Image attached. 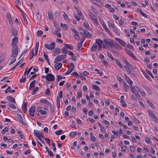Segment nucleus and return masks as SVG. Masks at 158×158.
<instances>
[{
    "label": "nucleus",
    "mask_w": 158,
    "mask_h": 158,
    "mask_svg": "<svg viewBox=\"0 0 158 158\" xmlns=\"http://www.w3.org/2000/svg\"><path fill=\"white\" fill-rule=\"evenodd\" d=\"M64 13V14H63V16L64 19H67L68 18V16L67 14L65 13L64 11L62 12Z\"/></svg>",
    "instance_id": "nucleus-51"
},
{
    "label": "nucleus",
    "mask_w": 158,
    "mask_h": 158,
    "mask_svg": "<svg viewBox=\"0 0 158 158\" xmlns=\"http://www.w3.org/2000/svg\"><path fill=\"white\" fill-rule=\"evenodd\" d=\"M66 55H61L57 56L55 59L54 63L63 60L66 57Z\"/></svg>",
    "instance_id": "nucleus-3"
},
{
    "label": "nucleus",
    "mask_w": 158,
    "mask_h": 158,
    "mask_svg": "<svg viewBox=\"0 0 158 158\" xmlns=\"http://www.w3.org/2000/svg\"><path fill=\"white\" fill-rule=\"evenodd\" d=\"M148 113L152 118L154 119V120L155 122L158 121V119L155 115L154 113L152 111H148Z\"/></svg>",
    "instance_id": "nucleus-9"
},
{
    "label": "nucleus",
    "mask_w": 158,
    "mask_h": 158,
    "mask_svg": "<svg viewBox=\"0 0 158 158\" xmlns=\"http://www.w3.org/2000/svg\"><path fill=\"white\" fill-rule=\"evenodd\" d=\"M113 30L116 33L117 35H119L120 34V33L117 30V29L115 27L113 28Z\"/></svg>",
    "instance_id": "nucleus-37"
},
{
    "label": "nucleus",
    "mask_w": 158,
    "mask_h": 158,
    "mask_svg": "<svg viewBox=\"0 0 158 158\" xmlns=\"http://www.w3.org/2000/svg\"><path fill=\"white\" fill-rule=\"evenodd\" d=\"M56 104L57 105L58 107V108H59L60 107V100L58 96L56 98Z\"/></svg>",
    "instance_id": "nucleus-32"
},
{
    "label": "nucleus",
    "mask_w": 158,
    "mask_h": 158,
    "mask_svg": "<svg viewBox=\"0 0 158 158\" xmlns=\"http://www.w3.org/2000/svg\"><path fill=\"white\" fill-rule=\"evenodd\" d=\"M83 31L86 37L88 38H90V34L89 32L85 29H83Z\"/></svg>",
    "instance_id": "nucleus-17"
},
{
    "label": "nucleus",
    "mask_w": 158,
    "mask_h": 158,
    "mask_svg": "<svg viewBox=\"0 0 158 158\" xmlns=\"http://www.w3.org/2000/svg\"><path fill=\"white\" fill-rule=\"evenodd\" d=\"M18 41V39L17 37H15L12 39L11 43L12 48L11 55V56L12 57L16 56L18 54V48L17 45Z\"/></svg>",
    "instance_id": "nucleus-1"
},
{
    "label": "nucleus",
    "mask_w": 158,
    "mask_h": 158,
    "mask_svg": "<svg viewBox=\"0 0 158 158\" xmlns=\"http://www.w3.org/2000/svg\"><path fill=\"white\" fill-rule=\"evenodd\" d=\"M8 106L10 108L15 109L16 108V106L13 104L10 103L8 104Z\"/></svg>",
    "instance_id": "nucleus-38"
},
{
    "label": "nucleus",
    "mask_w": 158,
    "mask_h": 158,
    "mask_svg": "<svg viewBox=\"0 0 158 158\" xmlns=\"http://www.w3.org/2000/svg\"><path fill=\"white\" fill-rule=\"evenodd\" d=\"M97 48V45H94L91 49L92 52H94L96 51Z\"/></svg>",
    "instance_id": "nucleus-33"
},
{
    "label": "nucleus",
    "mask_w": 158,
    "mask_h": 158,
    "mask_svg": "<svg viewBox=\"0 0 158 158\" xmlns=\"http://www.w3.org/2000/svg\"><path fill=\"white\" fill-rule=\"evenodd\" d=\"M77 98H80L82 97V95H81V92H77Z\"/></svg>",
    "instance_id": "nucleus-56"
},
{
    "label": "nucleus",
    "mask_w": 158,
    "mask_h": 158,
    "mask_svg": "<svg viewBox=\"0 0 158 158\" xmlns=\"http://www.w3.org/2000/svg\"><path fill=\"white\" fill-rule=\"evenodd\" d=\"M74 35L75 38L77 39H78V40H80V37L79 36L78 32L77 31H76L74 32Z\"/></svg>",
    "instance_id": "nucleus-36"
},
{
    "label": "nucleus",
    "mask_w": 158,
    "mask_h": 158,
    "mask_svg": "<svg viewBox=\"0 0 158 158\" xmlns=\"http://www.w3.org/2000/svg\"><path fill=\"white\" fill-rule=\"evenodd\" d=\"M127 47L129 48V49H131V50H133L134 49V47H133L131 45H130L129 44H127Z\"/></svg>",
    "instance_id": "nucleus-58"
},
{
    "label": "nucleus",
    "mask_w": 158,
    "mask_h": 158,
    "mask_svg": "<svg viewBox=\"0 0 158 158\" xmlns=\"http://www.w3.org/2000/svg\"><path fill=\"white\" fill-rule=\"evenodd\" d=\"M103 41V45L104 48H107V47H109L108 45L111 47H113L114 46V44L111 42L109 40H107L104 39Z\"/></svg>",
    "instance_id": "nucleus-2"
},
{
    "label": "nucleus",
    "mask_w": 158,
    "mask_h": 158,
    "mask_svg": "<svg viewBox=\"0 0 158 158\" xmlns=\"http://www.w3.org/2000/svg\"><path fill=\"white\" fill-rule=\"evenodd\" d=\"M35 109V106H33L31 107L29 110V114L31 117H33L34 115V112Z\"/></svg>",
    "instance_id": "nucleus-6"
},
{
    "label": "nucleus",
    "mask_w": 158,
    "mask_h": 158,
    "mask_svg": "<svg viewBox=\"0 0 158 158\" xmlns=\"http://www.w3.org/2000/svg\"><path fill=\"white\" fill-rule=\"evenodd\" d=\"M48 152L49 154V155L51 157H53L54 156V154L53 152L51 150H49V151H48Z\"/></svg>",
    "instance_id": "nucleus-52"
},
{
    "label": "nucleus",
    "mask_w": 158,
    "mask_h": 158,
    "mask_svg": "<svg viewBox=\"0 0 158 158\" xmlns=\"http://www.w3.org/2000/svg\"><path fill=\"white\" fill-rule=\"evenodd\" d=\"M6 99L10 102H12L14 103H16L15 99L13 97L11 96H8L6 97Z\"/></svg>",
    "instance_id": "nucleus-18"
},
{
    "label": "nucleus",
    "mask_w": 158,
    "mask_h": 158,
    "mask_svg": "<svg viewBox=\"0 0 158 158\" xmlns=\"http://www.w3.org/2000/svg\"><path fill=\"white\" fill-rule=\"evenodd\" d=\"M26 77H24L23 78H22L20 80V82L21 83H24V82L26 80Z\"/></svg>",
    "instance_id": "nucleus-62"
},
{
    "label": "nucleus",
    "mask_w": 158,
    "mask_h": 158,
    "mask_svg": "<svg viewBox=\"0 0 158 158\" xmlns=\"http://www.w3.org/2000/svg\"><path fill=\"white\" fill-rule=\"evenodd\" d=\"M54 52L56 53L57 54H59L60 53V49L59 48H56L54 49Z\"/></svg>",
    "instance_id": "nucleus-29"
},
{
    "label": "nucleus",
    "mask_w": 158,
    "mask_h": 158,
    "mask_svg": "<svg viewBox=\"0 0 158 158\" xmlns=\"http://www.w3.org/2000/svg\"><path fill=\"white\" fill-rule=\"evenodd\" d=\"M55 64V67L56 70H59L61 68L62 65V63H56Z\"/></svg>",
    "instance_id": "nucleus-14"
},
{
    "label": "nucleus",
    "mask_w": 158,
    "mask_h": 158,
    "mask_svg": "<svg viewBox=\"0 0 158 158\" xmlns=\"http://www.w3.org/2000/svg\"><path fill=\"white\" fill-rule=\"evenodd\" d=\"M96 42L98 45L102 44V40L100 39H98L96 40Z\"/></svg>",
    "instance_id": "nucleus-46"
},
{
    "label": "nucleus",
    "mask_w": 158,
    "mask_h": 158,
    "mask_svg": "<svg viewBox=\"0 0 158 158\" xmlns=\"http://www.w3.org/2000/svg\"><path fill=\"white\" fill-rule=\"evenodd\" d=\"M130 149L131 151L133 152L135 150V148L134 146H131L130 147Z\"/></svg>",
    "instance_id": "nucleus-55"
},
{
    "label": "nucleus",
    "mask_w": 158,
    "mask_h": 158,
    "mask_svg": "<svg viewBox=\"0 0 158 158\" xmlns=\"http://www.w3.org/2000/svg\"><path fill=\"white\" fill-rule=\"evenodd\" d=\"M103 28L105 29V31L108 33V34L111 35L112 37H113L111 33L109 30L108 28L107 27V26L106 25L103 26Z\"/></svg>",
    "instance_id": "nucleus-20"
},
{
    "label": "nucleus",
    "mask_w": 158,
    "mask_h": 158,
    "mask_svg": "<svg viewBox=\"0 0 158 158\" xmlns=\"http://www.w3.org/2000/svg\"><path fill=\"white\" fill-rule=\"evenodd\" d=\"M11 88L9 86L6 89L5 91V93H7L10 92V89Z\"/></svg>",
    "instance_id": "nucleus-53"
},
{
    "label": "nucleus",
    "mask_w": 158,
    "mask_h": 158,
    "mask_svg": "<svg viewBox=\"0 0 158 158\" xmlns=\"http://www.w3.org/2000/svg\"><path fill=\"white\" fill-rule=\"evenodd\" d=\"M55 34L57 35V36L60 38H61V34L60 33L58 32V31H55Z\"/></svg>",
    "instance_id": "nucleus-54"
},
{
    "label": "nucleus",
    "mask_w": 158,
    "mask_h": 158,
    "mask_svg": "<svg viewBox=\"0 0 158 158\" xmlns=\"http://www.w3.org/2000/svg\"><path fill=\"white\" fill-rule=\"evenodd\" d=\"M144 75L150 81H151V79L150 77L147 74L145 73L144 74Z\"/></svg>",
    "instance_id": "nucleus-59"
},
{
    "label": "nucleus",
    "mask_w": 158,
    "mask_h": 158,
    "mask_svg": "<svg viewBox=\"0 0 158 158\" xmlns=\"http://www.w3.org/2000/svg\"><path fill=\"white\" fill-rule=\"evenodd\" d=\"M107 55L109 58H110L113 60H115V59L113 56L110 53L108 52L107 53Z\"/></svg>",
    "instance_id": "nucleus-35"
},
{
    "label": "nucleus",
    "mask_w": 158,
    "mask_h": 158,
    "mask_svg": "<svg viewBox=\"0 0 158 158\" xmlns=\"http://www.w3.org/2000/svg\"><path fill=\"white\" fill-rule=\"evenodd\" d=\"M99 20H100V22L101 24H102V26H103L106 25L105 24V23H104V21L102 19L100 18H99Z\"/></svg>",
    "instance_id": "nucleus-49"
},
{
    "label": "nucleus",
    "mask_w": 158,
    "mask_h": 158,
    "mask_svg": "<svg viewBox=\"0 0 158 158\" xmlns=\"http://www.w3.org/2000/svg\"><path fill=\"white\" fill-rule=\"evenodd\" d=\"M16 116L18 120H19L21 123L24 125H25L26 124L22 120L23 119L22 116L20 114H17Z\"/></svg>",
    "instance_id": "nucleus-13"
},
{
    "label": "nucleus",
    "mask_w": 158,
    "mask_h": 158,
    "mask_svg": "<svg viewBox=\"0 0 158 158\" xmlns=\"http://www.w3.org/2000/svg\"><path fill=\"white\" fill-rule=\"evenodd\" d=\"M22 109L24 113H26L27 110V104L26 102L24 104L22 107Z\"/></svg>",
    "instance_id": "nucleus-21"
},
{
    "label": "nucleus",
    "mask_w": 158,
    "mask_h": 158,
    "mask_svg": "<svg viewBox=\"0 0 158 158\" xmlns=\"http://www.w3.org/2000/svg\"><path fill=\"white\" fill-rule=\"evenodd\" d=\"M115 39L122 46H125V42L122 40L116 38Z\"/></svg>",
    "instance_id": "nucleus-19"
},
{
    "label": "nucleus",
    "mask_w": 158,
    "mask_h": 158,
    "mask_svg": "<svg viewBox=\"0 0 158 158\" xmlns=\"http://www.w3.org/2000/svg\"><path fill=\"white\" fill-rule=\"evenodd\" d=\"M147 102L150 106L152 108H154L155 107L152 104V102L149 100H148Z\"/></svg>",
    "instance_id": "nucleus-47"
},
{
    "label": "nucleus",
    "mask_w": 158,
    "mask_h": 158,
    "mask_svg": "<svg viewBox=\"0 0 158 158\" xmlns=\"http://www.w3.org/2000/svg\"><path fill=\"white\" fill-rule=\"evenodd\" d=\"M92 87L94 89L97 91H100V89L98 86L95 85H92Z\"/></svg>",
    "instance_id": "nucleus-25"
},
{
    "label": "nucleus",
    "mask_w": 158,
    "mask_h": 158,
    "mask_svg": "<svg viewBox=\"0 0 158 158\" xmlns=\"http://www.w3.org/2000/svg\"><path fill=\"white\" fill-rule=\"evenodd\" d=\"M108 25L113 28L115 27L114 25L110 22H108Z\"/></svg>",
    "instance_id": "nucleus-61"
},
{
    "label": "nucleus",
    "mask_w": 158,
    "mask_h": 158,
    "mask_svg": "<svg viewBox=\"0 0 158 158\" xmlns=\"http://www.w3.org/2000/svg\"><path fill=\"white\" fill-rule=\"evenodd\" d=\"M64 45L67 48H68L69 49H74L73 47L71 44H65Z\"/></svg>",
    "instance_id": "nucleus-27"
},
{
    "label": "nucleus",
    "mask_w": 158,
    "mask_h": 158,
    "mask_svg": "<svg viewBox=\"0 0 158 158\" xmlns=\"http://www.w3.org/2000/svg\"><path fill=\"white\" fill-rule=\"evenodd\" d=\"M52 145L53 149V151H56V147L55 143H52Z\"/></svg>",
    "instance_id": "nucleus-57"
},
{
    "label": "nucleus",
    "mask_w": 158,
    "mask_h": 158,
    "mask_svg": "<svg viewBox=\"0 0 158 158\" xmlns=\"http://www.w3.org/2000/svg\"><path fill=\"white\" fill-rule=\"evenodd\" d=\"M127 147L125 146H122L121 148V150L123 151H125L127 149Z\"/></svg>",
    "instance_id": "nucleus-63"
},
{
    "label": "nucleus",
    "mask_w": 158,
    "mask_h": 158,
    "mask_svg": "<svg viewBox=\"0 0 158 158\" xmlns=\"http://www.w3.org/2000/svg\"><path fill=\"white\" fill-rule=\"evenodd\" d=\"M39 90V88L38 87H36L35 89L33 90L32 94L34 95Z\"/></svg>",
    "instance_id": "nucleus-44"
},
{
    "label": "nucleus",
    "mask_w": 158,
    "mask_h": 158,
    "mask_svg": "<svg viewBox=\"0 0 158 158\" xmlns=\"http://www.w3.org/2000/svg\"><path fill=\"white\" fill-rule=\"evenodd\" d=\"M141 94V95L142 96H145V93L144 91L142 89H141L140 90L138 91Z\"/></svg>",
    "instance_id": "nucleus-40"
},
{
    "label": "nucleus",
    "mask_w": 158,
    "mask_h": 158,
    "mask_svg": "<svg viewBox=\"0 0 158 158\" xmlns=\"http://www.w3.org/2000/svg\"><path fill=\"white\" fill-rule=\"evenodd\" d=\"M22 16H23V19H24V20L25 22L26 23V24H28V22H27V19H26L25 16L23 14H22Z\"/></svg>",
    "instance_id": "nucleus-50"
},
{
    "label": "nucleus",
    "mask_w": 158,
    "mask_h": 158,
    "mask_svg": "<svg viewBox=\"0 0 158 158\" xmlns=\"http://www.w3.org/2000/svg\"><path fill=\"white\" fill-rule=\"evenodd\" d=\"M79 77L80 76L82 80H85L86 79L85 77L83 76V75L81 73H79Z\"/></svg>",
    "instance_id": "nucleus-43"
},
{
    "label": "nucleus",
    "mask_w": 158,
    "mask_h": 158,
    "mask_svg": "<svg viewBox=\"0 0 158 158\" xmlns=\"http://www.w3.org/2000/svg\"><path fill=\"white\" fill-rule=\"evenodd\" d=\"M91 19L93 20L94 22L96 24H98V23L97 21V19L96 18L95 15L93 13H91L89 14Z\"/></svg>",
    "instance_id": "nucleus-10"
},
{
    "label": "nucleus",
    "mask_w": 158,
    "mask_h": 158,
    "mask_svg": "<svg viewBox=\"0 0 158 158\" xmlns=\"http://www.w3.org/2000/svg\"><path fill=\"white\" fill-rule=\"evenodd\" d=\"M124 67L125 69L126 70L128 73H130L131 74L132 72V71L130 70V69L127 66H125Z\"/></svg>",
    "instance_id": "nucleus-31"
},
{
    "label": "nucleus",
    "mask_w": 158,
    "mask_h": 158,
    "mask_svg": "<svg viewBox=\"0 0 158 158\" xmlns=\"http://www.w3.org/2000/svg\"><path fill=\"white\" fill-rule=\"evenodd\" d=\"M115 60L116 61V63L117 64V65L119 66L120 68H121L123 67V66L122 64H121L120 61L118 59H115Z\"/></svg>",
    "instance_id": "nucleus-28"
},
{
    "label": "nucleus",
    "mask_w": 158,
    "mask_h": 158,
    "mask_svg": "<svg viewBox=\"0 0 158 158\" xmlns=\"http://www.w3.org/2000/svg\"><path fill=\"white\" fill-rule=\"evenodd\" d=\"M37 111L38 112H40V113L42 115H45L46 113V111L42 110H37Z\"/></svg>",
    "instance_id": "nucleus-42"
},
{
    "label": "nucleus",
    "mask_w": 158,
    "mask_h": 158,
    "mask_svg": "<svg viewBox=\"0 0 158 158\" xmlns=\"http://www.w3.org/2000/svg\"><path fill=\"white\" fill-rule=\"evenodd\" d=\"M127 82L129 83L130 85H132L133 84V81L129 78V77L127 78L126 79Z\"/></svg>",
    "instance_id": "nucleus-34"
},
{
    "label": "nucleus",
    "mask_w": 158,
    "mask_h": 158,
    "mask_svg": "<svg viewBox=\"0 0 158 158\" xmlns=\"http://www.w3.org/2000/svg\"><path fill=\"white\" fill-rule=\"evenodd\" d=\"M57 77H58V79H57L58 81H59L60 79H61L62 78H65V77H63L59 75H58L57 76Z\"/></svg>",
    "instance_id": "nucleus-60"
},
{
    "label": "nucleus",
    "mask_w": 158,
    "mask_h": 158,
    "mask_svg": "<svg viewBox=\"0 0 158 158\" xmlns=\"http://www.w3.org/2000/svg\"><path fill=\"white\" fill-rule=\"evenodd\" d=\"M40 102L46 104L48 106H50L51 108H52V105L51 103L49 102L46 99H41L40 101Z\"/></svg>",
    "instance_id": "nucleus-11"
},
{
    "label": "nucleus",
    "mask_w": 158,
    "mask_h": 158,
    "mask_svg": "<svg viewBox=\"0 0 158 158\" xmlns=\"http://www.w3.org/2000/svg\"><path fill=\"white\" fill-rule=\"evenodd\" d=\"M46 78L48 81H52L54 79V77L52 74L48 73L46 75Z\"/></svg>",
    "instance_id": "nucleus-7"
},
{
    "label": "nucleus",
    "mask_w": 158,
    "mask_h": 158,
    "mask_svg": "<svg viewBox=\"0 0 158 158\" xmlns=\"http://www.w3.org/2000/svg\"><path fill=\"white\" fill-rule=\"evenodd\" d=\"M137 10L138 11H139L140 14L143 15L144 17L145 18H147V16H146V15L144 13H143L141 10V9L140 8H137Z\"/></svg>",
    "instance_id": "nucleus-26"
},
{
    "label": "nucleus",
    "mask_w": 158,
    "mask_h": 158,
    "mask_svg": "<svg viewBox=\"0 0 158 158\" xmlns=\"http://www.w3.org/2000/svg\"><path fill=\"white\" fill-rule=\"evenodd\" d=\"M67 52L68 54L69 55L71 56L72 57H73L74 56V54L72 52H71L70 51H68Z\"/></svg>",
    "instance_id": "nucleus-64"
},
{
    "label": "nucleus",
    "mask_w": 158,
    "mask_h": 158,
    "mask_svg": "<svg viewBox=\"0 0 158 158\" xmlns=\"http://www.w3.org/2000/svg\"><path fill=\"white\" fill-rule=\"evenodd\" d=\"M38 131L37 130H35L34 131V133L35 135L36 136V137L39 139L42 143H44V142L42 140V139L40 138V136L38 135Z\"/></svg>",
    "instance_id": "nucleus-12"
},
{
    "label": "nucleus",
    "mask_w": 158,
    "mask_h": 158,
    "mask_svg": "<svg viewBox=\"0 0 158 158\" xmlns=\"http://www.w3.org/2000/svg\"><path fill=\"white\" fill-rule=\"evenodd\" d=\"M83 25L85 26V27L88 30H91V28L90 27L87 22H84Z\"/></svg>",
    "instance_id": "nucleus-24"
},
{
    "label": "nucleus",
    "mask_w": 158,
    "mask_h": 158,
    "mask_svg": "<svg viewBox=\"0 0 158 158\" xmlns=\"http://www.w3.org/2000/svg\"><path fill=\"white\" fill-rule=\"evenodd\" d=\"M62 130L61 129L57 130L55 131V133L56 135H60L62 132Z\"/></svg>",
    "instance_id": "nucleus-41"
},
{
    "label": "nucleus",
    "mask_w": 158,
    "mask_h": 158,
    "mask_svg": "<svg viewBox=\"0 0 158 158\" xmlns=\"http://www.w3.org/2000/svg\"><path fill=\"white\" fill-rule=\"evenodd\" d=\"M60 25L62 28L65 29H67L68 27V26L65 24H62V23H60Z\"/></svg>",
    "instance_id": "nucleus-30"
},
{
    "label": "nucleus",
    "mask_w": 158,
    "mask_h": 158,
    "mask_svg": "<svg viewBox=\"0 0 158 158\" xmlns=\"http://www.w3.org/2000/svg\"><path fill=\"white\" fill-rule=\"evenodd\" d=\"M62 53H64V55H66L67 53V49L65 46L64 47H63L61 48Z\"/></svg>",
    "instance_id": "nucleus-23"
},
{
    "label": "nucleus",
    "mask_w": 158,
    "mask_h": 158,
    "mask_svg": "<svg viewBox=\"0 0 158 158\" xmlns=\"http://www.w3.org/2000/svg\"><path fill=\"white\" fill-rule=\"evenodd\" d=\"M126 51L127 52V53L131 56L133 58L135 59H136V58H137L133 54V53L131 51L128 49H127Z\"/></svg>",
    "instance_id": "nucleus-16"
},
{
    "label": "nucleus",
    "mask_w": 158,
    "mask_h": 158,
    "mask_svg": "<svg viewBox=\"0 0 158 158\" xmlns=\"http://www.w3.org/2000/svg\"><path fill=\"white\" fill-rule=\"evenodd\" d=\"M77 134V132L76 131H74L71 132L69 134V136H73Z\"/></svg>",
    "instance_id": "nucleus-48"
},
{
    "label": "nucleus",
    "mask_w": 158,
    "mask_h": 158,
    "mask_svg": "<svg viewBox=\"0 0 158 158\" xmlns=\"http://www.w3.org/2000/svg\"><path fill=\"white\" fill-rule=\"evenodd\" d=\"M12 30V35L13 36L15 37L17 35V30L15 29V28L14 27H12L11 28Z\"/></svg>",
    "instance_id": "nucleus-15"
},
{
    "label": "nucleus",
    "mask_w": 158,
    "mask_h": 158,
    "mask_svg": "<svg viewBox=\"0 0 158 158\" xmlns=\"http://www.w3.org/2000/svg\"><path fill=\"white\" fill-rule=\"evenodd\" d=\"M45 48L50 49L52 50L55 47V43L54 42H52L51 43L50 45L47 44H46L44 45Z\"/></svg>",
    "instance_id": "nucleus-5"
},
{
    "label": "nucleus",
    "mask_w": 158,
    "mask_h": 158,
    "mask_svg": "<svg viewBox=\"0 0 158 158\" xmlns=\"http://www.w3.org/2000/svg\"><path fill=\"white\" fill-rule=\"evenodd\" d=\"M70 68L68 69V71L66 72V73L67 75H68L72 72L74 69V65L73 63H71L70 64Z\"/></svg>",
    "instance_id": "nucleus-8"
},
{
    "label": "nucleus",
    "mask_w": 158,
    "mask_h": 158,
    "mask_svg": "<svg viewBox=\"0 0 158 158\" xmlns=\"http://www.w3.org/2000/svg\"><path fill=\"white\" fill-rule=\"evenodd\" d=\"M35 81L34 80L30 83V86L29 88V89H31L32 88H34L35 86Z\"/></svg>",
    "instance_id": "nucleus-22"
},
{
    "label": "nucleus",
    "mask_w": 158,
    "mask_h": 158,
    "mask_svg": "<svg viewBox=\"0 0 158 158\" xmlns=\"http://www.w3.org/2000/svg\"><path fill=\"white\" fill-rule=\"evenodd\" d=\"M48 14L49 18L51 19H52L53 17L52 12H48Z\"/></svg>",
    "instance_id": "nucleus-45"
},
{
    "label": "nucleus",
    "mask_w": 158,
    "mask_h": 158,
    "mask_svg": "<svg viewBox=\"0 0 158 158\" xmlns=\"http://www.w3.org/2000/svg\"><path fill=\"white\" fill-rule=\"evenodd\" d=\"M131 90L134 95L137 98H139L140 97V96L138 92L135 89L133 85H131L130 86Z\"/></svg>",
    "instance_id": "nucleus-4"
},
{
    "label": "nucleus",
    "mask_w": 158,
    "mask_h": 158,
    "mask_svg": "<svg viewBox=\"0 0 158 158\" xmlns=\"http://www.w3.org/2000/svg\"><path fill=\"white\" fill-rule=\"evenodd\" d=\"M45 94L48 95H51L50 89L49 88H48L47 89L46 91L45 92Z\"/></svg>",
    "instance_id": "nucleus-39"
}]
</instances>
